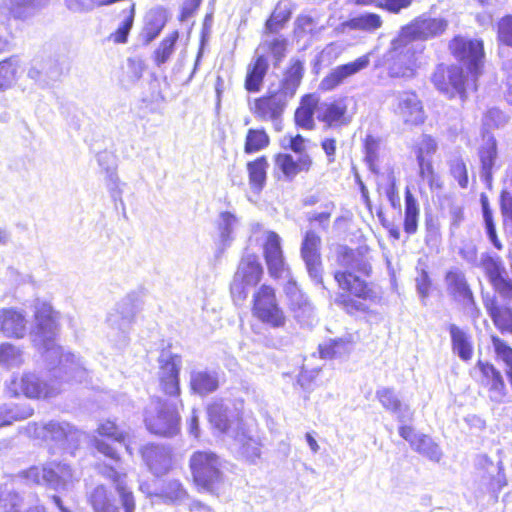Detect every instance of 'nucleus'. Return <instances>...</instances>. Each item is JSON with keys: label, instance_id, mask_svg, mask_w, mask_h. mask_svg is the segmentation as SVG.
Here are the masks:
<instances>
[{"label": "nucleus", "instance_id": "obj_5", "mask_svg": "<svg viewBox=\"0 0 512 512\" xmlns=\"http://www.w3.org/2000/svg\"><path fill=\"white\" fill-rule=\"evenodd\" d=\"M190 468L195 483L207 491L214 492L223 480L222 461L214 452H194Z\"/></svg>", "mask_w": 512, "mask_h": 512}, {"label": "nucleus", "instance_id": "obj_21", "mask_svg": "<svg viewBox=\"0 0 512 512\" xmlns=\"http://www.w3.org/2000/svg\"><path fill=\"white\" fill-rule=\"evenodd\" d=\"M142 459L148 470L159 477L169 472L172 467V452L169 447L147 444L141 448Z\"/></svg>", "mask_w": 512, "mask_h": 512}, {"label": "nucleus", "instance_id": "obj_46", "mask_svg": "<svg viewBox=\"0 0 512 512\" xmlns=\"http://www.w3.org/2000/svg\"><path fill=\"white\" fill-rule=\"evenodd\" d=\"M24 362L23 351L11 344H0V364L8 369L17 368Z\"/></svg>", "mask_w": 512, "mask_h": 512}, {"label": "nucleus", "instance_id": "obj_54", "mask_svg": "<svg viewBox=\"0 0 512 512\" xmlns=\"http://www.w3.org/2000/svg\"><path fill=\"white\" fill-rule=\"evenodd\" d=\"M135 16V6L132 4L128 14L124 17L118 29L110 35V39L115 43H126L129 32L133 26Z\"/></svg>", "mask_w": 512, "mask_h": 512}, {"label": "nucleus", "instance_id": "obj_12", "mask_svg": "<svg viewBox=\"0 0 512 512\" xmlns=\"http://www.w3.org/2000/svg\"><path fill=\"white\" fill-rule=\"evenodd\" d=\"M207 413L209 422L225 436V440L246 425L240 411L231 402L214 401L208 406Z\"/></svg>", "mask_w": 512, "mask_h": 512}, {"label": "nucleus", "instance_id": "obj_63", "mask_svg": "<svg viewBox=\"0 0 512 512\" xmlns=\"http://www.w3.org/2000/svg\"><path fill=\"white\" fill-rule=\"evenodd\" d=\"M290 18V12L287 10H281L280 6H278L270 18L266 22V27L270 31H277L280 29L283 24L288 21Z\"/></svg>", "mask_w": 512, "mask_h": 512}, {"label": "nucleus", "instance_id": "obj_30", "mask_svg": "<svg viewBox=\"0 0 512 512\" xmlns=\"http://www.w3.org/2000/svg\"><path fill=\"white\" fill-rule=\"evenodd\" d=\"M347 103L345 98L322 103L317 109V118L328 127L342 126L349 123L346 117Z\"/></svg>", "mask_w": 512, "mask_h": 512}, {"label": "nucleus", "instance_id": "obj_57", "mask_svg": "<svg viewBox=\"0 0 512 512\" xmlns=\"http://www.w3.org/2000/svg\"><path fill=\"white\" fill-rule=\"evenodd\" d=\"M163 496L167 501L177 503L186 497V491L177 480L169 481L163 488Z\"/></svg>", "mask_w": 512, "mask_h": 512}, {"label": "nucleus", "instance_id": "obj_8", "mask_svg": "<svg viewBox=\"0 0 512 512\" xmlns=\"http://www.w3.org/2000/svg\"><path fill=\"white\" fill-rule=\"evenodd\" d=\"M253 313L261 322L273 328L286 324V316L277 303L275 291L268 285H262L254 294Z\"/></svg>", "mask_w": 512, "mask_h": 512}, {"label": "nucleus", "instance_id": "obj_7", "mask_svg": "<svg viewBox=\"0 0 512 512\" xmlns=\"http://www.w3.org/2000/svg\"><path fill=\"white\" fill-rule=\"evenodd\" d=\"M34 434L38 438L50 441L56 447L74 454L83 433L65 421L52 420L43 425H34Z\"/></svg>", "mask_w": 512, "mask_h": 512}, {"label": "nucleus", "instance_id": "obj_32", "mask_svg": "<svg viewBox=\"0 0 512 512\" xmlns=\"http://www.w3.org/2000/svg\"><path fill=\"white\" fill-rule=\"evenodd\" d=\"M101 473L103 476L111 479L115 484L116 490L120 496L121 504L124 508V512H134L135 501L132 492L127 488L126 475L119 473L116 469L110 466L103 467Z\"/></svg>", "mask_w": 512, "mask_h": 512}, {"label": "nucleus", "instance_id": "obj_31", "mask_svg": "<svg viewBox=\"0 0 512 512\" xmlns=\"http://www.w3.org/2000/svg\"><path fill=\"white\" fill-rule=\"evenodd\" d=\"M479 158L481 162V180L487 188L491 189L493 180V168L497 158V142L492 136H489L479 149Z\"/></svg>", "mask_w": 512, "mask_h": 512}, {"label": "nucleus", "instance_id": "obj_62", "mask_svg": "<svg viewBox=\"0 0 512 512\" xmlns=\"http://www.w3.org/2000/svg\"><path fill=\"white\" fill-rule=\"evenodd\" d=\"M437 150V143L430 136H423L416 148V159H431Z\"/></svg>", "mask_w": 512, "mask_h": 512}, {"label": "nucleus", "instance_id": "obj_14", "mask_svg": "<svg viewBox=\"0 0 512 512\" xmlns=\"http://www.w3.org/2000/svg\"><path fill=\"white\" fill-rule=\"evenodd\" d=\"M449 48L454 57L467 66L474 78L480 74L484 59L481 40L456 36L450 41Z\"/></svg>", "mask_w": 512, "mask_h": 512}, {"label": "nucleus", "instance_id": "obj_10", "mask_svg": "<svg viewBox=\"0 0 512 512\" xmlns=\"http://www.w3.org/2000/svg\"><path fill=\"white\" fill-rule=\"evenodd\" d=\"M99 437H94L93 446L96 451L105 457L118 462L120 456L117 452L115 443L125 444L126 451L132 455V449L129 444H126L128 432L115 422L107 420L101 423L97 428Z\"/></svg>", "mask_w": 512, "mask_h": 512}, {"label": "nucleus", "instance_id": "obj_61", "mask_svg": "<svg viewBox=\"0 0 512 512\" xmlns=\"http://www.w3.org/2000/svg\"><path fill=\"white\" fill-rule=\"evenodd\" d=\"M498 39L501 43L512 47V16L502 17L498 22Z\"/></svg>", "mask_w": 512, "mask_h": 512}, {"label": "nucleus", "instance_id": "obj_22", "mask_svg": "<svg viewBox=\"0 0 512 512\" xmlns=\"http://www.w3.org/2000/svg\"><path fill=\"white\" fill-rule=\"evenodd\" d=\"M370 64V57L368 54L363 55L356 60L339 65L332 69L320 82V88L325 91L334 90L341 85L347 78L359 73L366 69Z\"/></svg>", "mask_w": 512, "mask_h": 512}, {"label": "nucleus", "instance_id": "obj_13", "mask_svg": "<svg viewBox=\"0 0 512 512\" xmlns=\"http://www.w3.org/2000/svg\"><path fill=\"white\" fill-rule=\"evenodd\" d=\"M445 283L447 292L454 301L459 303L470 317L477 319L480 316V309L476 304L464 272L459 268L450 269L446 273Z\"/></svg>", "mask_w": 512, "mask_h": 512}, {"label": "nucleus", "instance_id": "obj_47", "mask_svg": "<svg viewBox=\"0 0 512 512\" xmlns=\"http://www.w3.org/2000/svg\"><path fill=\"white\" fill-rule=\"evenodd\" d=\"M22 477L32 484L38 485H55L56 481L53 478V471L49 470V465L44 467L33 466L22 472Z\"/></svg>", "mask_w": 512, "mask_h": 512}, {"label": "nucleus", "instance_id": "obj_48", "mask_svg": "<svg viewBox=\"0 0 512 512\" xmlns=\"http://www.w3.org/2000/svg\"><path fill=\"white\" fill-rule=\"evenodd\" d=\"M28 77L39 85L46 86L59 77V69L54 64L41 65L40 68L33 66L28 71Z\"/></svg>", "mask_w": 512, "mask_h": 512}, {"label": "nucleus", "instance_id": "obj_64", "mask_svg": "<svg viewBox=\"0 0 512 512\" xmlns=\"http://www.w3.org/2000/svg\"><path fill=\"white\" fill-rule=\"evenodd\" d=\"M500 211L504 223L512 224V193L502 190L500 194Z\"/></svg>", "mask_w": 512, "mask_h": 512}, {"label": "nucleus", "instance_id": "obj_34", "mask_svg": "<svg viewBox=\"0 0 512 512\" xmlns=\"http://www.w3.org/2000/svg\"><path fill=\"white\" fill-rule=\"evenodd\" d=\"M304 74V63L299 59H292L290 67L284 74L281 87L277 90L291 99L299 87Z\"/></svg>", "mask_w": 512, "mask_h": 512}, {"label": "nucleus", "instance_id": "obj_25", "mask_svg": "<svg viewBox=\"0 0 512 512\" xmlns=\"http://www.w3.org/2000/svg\"><path fill=\"white\" fill-rule=\"evenodd\" d=\"M134 314L135 311L132 301L126 298L118 304L116 312L108 316L107 321L109 325L118 331L117 336L120 345L127 343V336L131 328Z\"/></svg>", "mask_w": 512, "mask_h": 512}, {"label": "nucleus", "instance_id": "obj_29", "mask_svg": "<svg viewBox=\"0 0 512 512\" xmlns=\"http://www.w3.org/2000/svg\"><path fill=\"white\" fill-rule=\"evenodd\" d=\"M483 302L494 326L502 334L512 335V308L506 304H500L495 297H486Z\"/></svg>", "mask_w": 512, "mask_h": 512}, {"label": "nucleus", "instance_id": "obj_27", "mask_svg": "<svg viewBox=\"0 0 512 512\" xmlns=\"http://www.w3.org/2000/svg\"><path fill=\"white\" fill-rule=\"evenodd\" d=\"M376 398L385 410L396 416L399 422L404 423L412 419L413 412L410 406L402 403L393 388L381 387L377 389Z\"/></svg>", "mask_w": 512, "mask_h": 512}, {"label": "nucleus", "instance_id": "obj_28", "mask_svg": "<svg viewBox=\"0 0 512 512\" xmlns=\"http://www.w3.org/2000/svg\"><path fill=\"white\" fill-rule=\"evenodd\" d=\"M312 164L313 161L309 154H301L297 159L287 153H280L275 157V165L287 181H292L301 172H308Z\"/></svg>", "mask_w": 512, "mask_h": 512}, {"label": "nucleus", "instance_id": "obj_15", "mask_svg": "<svg viewBox=\"0 0 512 512\" xmlns=\"http://www.w3.org/2000/svg\"><path fill=\"white\" fill-rule=\"evenodd\" d=\"M479 266L483 269L493 289L504 299L512 300V280L498 255L482 253Z\"/></svg>", "mask_w": 512, "mask_h": 512}, {"label": "nucleus", "instance_id": "obj_58", "mask_svg": "<svg viewBox=\"0 0 512 512\" xmlns=\"http://www.w3.org/2000/svg\"><path fill=\"white\" fill-rule=\"evenodd\" d=\"M19 16L26 17L27 14L48 3L49 0H7Z\"/></svg>", "mask_w": 512, "mask_h": 512}, {"label": "nucleus", "instance_id": "obj_50", "mask_svg": "<svg viewBox=\"0 0 512 512\" xmlns=\"http://www.w3.org/2000/svg\"><path fill=\"white\" fill-rule=\"evenodd\" d=\"M90 504L94 512H108L116 507L110 503L107 490L104 486L99 485L93 489L89 497Z\"/></svg>", "mask_w": 512, "mask_h": 512}, {"label": "nucleus", "instance_id": "obj_16", "mask_svg": "<svg viewBox=\"0 0 512 512\" xmlns=\"http://www.w3.org/2000/svg\"><path fill=\"white\" fill-rule=\"evenodd\" d=\"M321 238L320 236L313 230H307L304 234L300 253L301 257L305 263L307 272L311 280L317 284L321 285L323 289H325L322 277V263H321Z\"/></svg>", "mask_w": 512, "mask_h": 512}, {"label": "nucleus", "instance_id": "obj_51", "mask_svg": "<svg viewBox=\"0 0 512 512\" xmlns=\"http://www.w3.org/2000/svg\"><path fill=\"white\" fill-rule=\"evenodd\" d=\"M178 39V32L174 31L162 40L159 47L154 52L157 65L164 64L174 52V47Z\"/></svg>", "mask_w": 512, "mask_h": 512}, {"label": "nucleus", "instance_id": "obj_60", "mask_svg": "<svg viewBox=\"0 0 512 512\" xmlns=\"http://www.w3.org/2000/svg\"><path fill=\"white\" fill-rule=\"evenodd\" d=\"M323 208L324 211L322 212H309L307 214V220L310 223L317 222L322 229H327L332 211L335 209V204L328 202L323 205Z\"/></svg>", "mask_w": 512, "mask_h": 512}, {"label": "nucleus", "instance_id": "obj_37", "mask_svg": "<svg viewBox=\"0 0 512 512\" xmlns=\"http://www.w3.org/2000/svg\"><path fill=\"white\" fill-rule=\"evenodd\" d=\"M383 24L382 18L376 13L365 12L358 14L342 23V27L350 30H359L373 33Z\"/></svg>", "mask_w": 512, "mask_h": 512}, {"label": "nucleus", "instance_id": "obj_55", "mask_svg": "<svg viewBox=\"0 0 512 512\" xmlns=\"http://www.w3.org/2000/svg\"><path fill=\"white\" fill-rule=\"evenodd\" d=\"M329 347L331 351H328V347L321 348V358L331 359L334 357H342L349 354L351 350L350 342L342 338L330 340Z\"/></svg>", "mask_w": 512, "mask_h": 512}, {"label": "nucleus", "instance_id": "obj_17", "mask_svg": "<svg viewBox=\"0 0 512 512\" xmlns=\"http://www.w3.org/2000/svg\"><path fill=\"white\" fill-rule=\"evenodd\" d=\"M182 359L170 351H162L159 357V382L162 391L169 396L180 395L179 373Z\"/></svg>", "mask_w": 512, "mask_h": 512}, {"label": "nucleus", "instance_id": "obj_4", "mask_svg": "<svg viewBox=\"0 0 512 512\" xmlns=\"http://www.w3.org/2000/svg\"><path fill=\"white\" fill-rule=\"evenodd\" d=\"M147 429L156 435L173 436L179 431L180 417L176 405L160 398L152 399L145 410Z\"/></svg>", "mask_w": 512, "mask_h": 512}, {"label": "nucleus", "instance_id": "obj_35", "mask_svg": "<svg viewBox=\"0 0 512 512\" xmlns=\"http://www.w3.org/2000/svg\"><path fill=\"white\" fill-rule=\"evenodd\" d=\"M482 374L489 381V397L492 401L500 403L504 400L505 384L500 372L490 363L479 362Z\"/></svg>", "mask_w": 512, "mask_h": 512}, {"label": "nucleus", "instance_id": "obj_2", "mask_svg": "<svg viewBox=\"0 0 512 512\" xmlns=\"http://www.w3.org/2000/svg\"><path fill=\"white\" fill-rule=\"evenodd\" d=\"M339 262L344 269L335 271L334 279L343 292L336 297L335 303L349 314L366 312L368 307L364 300L370 297L371 290L355 272L369 275L371 266L350 249L344 250Z\"/></svg>", "mask_w": 512, "mask_h": 512}, {"label": "nucleus", "instance_id": "obj_11", "mask_svg": "<svg viewBox=\"0 0 512 512\" xmlns=\"http://www.w3.org/2000/svg\"><path fill=\"white\" fill-rule=\"evenodd\" d=\"M263 267L255 254H245L238 265L230 286L232 296L237 300L247 297L246 287L256 286L261 280Z\"/></svg>", "mask_w": 512, "mask_h": 512}, {"label": "nucleus", "instance_id": "obj_49", "mask_svg": "<svg viewBox=\"0 0 512 512\" xmlns=\"http://www.w3.org/2000/svg\"><path fill=\"white\" fill-rule=\"evenodd\" d=\"M165 25L164 15L160 11H151L147 16L144 34L147 42L154 40Z\"/></svg>", "mask_w": 512, "mask_h": 512}, {"label": "nucleus", "instance_id": "obj_6", "mask_svg": "<svg viewBox=\"0 0 512 512\" xmlns=\"http://www.w3.org/2000/svg\"><path fill=\"white\" fill-rule=\"evenodd\" d=\"M448 27V21L442 17H432L424 13L401 27L398 41L416 44V41H427L441 36Z\"/></svg>", "mask_w": 512, "mask_h": 512}, {"label": "nucleus", "instance_id": "obj_52", "mask_svg": "<svg viewBox=\"0 0 512 512\" xmlns=\"http://www.w3.org/2000/svg\"><path fill=\"white\" fill-rule=\"evenodd\" d=\"M17 63L13 59L0 62V91L10 88L16 80Z\"/></svg>", "mask_w": 512, "mask_h": 512}, {"label": "nucleus", "instance_id": "obj_24", "mask_svg": "<svg viewBox=\"0 0 512 512\" xmlns=\"http://www.w3.org/2000/svg\"><path fill=\"white\" fill-rule=\"evenodd\" d=\"M26 314L15 308L0 309V332L6 337L22 339L27 335Z\"/></svg>", "mask_w": 512, "mask_h": 512}, {"label": "nucleus", "instance_id": "obj_20", "mask_svg": "<svg viewBox=\"0 0 512 512\" xmlns=\"http://www.w3.org/2000/svg\"><path fill=\"white\" fill-rule=\"evenodd\" d=\"M394 112L406 124L418 125L425 120L422 103L417 94L411 91L400 92L396 95Z\"/></svg>", "mask_w": 512, "mask_h": 512}, {"label": "nucleus", "instance_id": "obj_3", "mask_svg": "<svg viewBox=\"0 0 512 512\" xmlns=\"http://www.w3.org/2000/svg\"><path fill=\"white\" fill-rule=\"evenodd\" d=\"M423 51L420 44H408L398 41V36L391 41L386 55V67L390 77L411 78L418 67V55Z\"/></svg>", "mask_w": 512, "mask_h": 512}, {"label": "nucleus", "instance_id": "obj_42", "mask_svg": "<svg viewBox=\"0 0 512 512\" xmlns=\"http://www.w3.org/2000/svg\"><path fill=\"white\" fill-rule=\"evenodd\" d=\"M412 449L434 462H439L443 456L439 445L431 437L424 434H420L412 442Z\"/></svg>", "mask_w": 512, "mask_h": 512}, {"label": "nucleus", "instance_id": "obj_41", "mask_svg": "<svg viewBox=\"0 0 512 512\" xmlns=\"http://www.w3.org/2000/svg\"><path fill=\"white\" fill-rule=\"evenodd\" d=\"M419 205L417 200L407 188L405 191V215L404 231L409 234H415L418 227Z\"/></svg>", "mask_w": 512, "mask_h": 512}, {"label": "nucleus", "instance_id": "obj_33", "mask_svg": "<svg viewBox=\"0 0 512 512\" xmlns=\"http://www.w3.org/2000/svg\"><path fill=\"white\" fill-rule=\"evenodd\" d=\"M452 350L463 361H469L473 356V345L470 335L455 324L449 325Z\"/></svg>", "mask_w": 512, "mask_h": 512}, {"label": "nucleus", "instance_id": "obj_53", "mask_svg": "<svg viewBox=\"0 0 512 512\" xmlns=\"http://www.w3.org/2000/svg\"><path fill=\"white\" fill-rule=\"evenodd\" d=\"M49 470L53 471V478L56 481L55 485H50L51 488H64L73 479V471L68 464L51 463L49 464Z\"/></svg>", "mask_w": 512, "mask_h": 512}, {"label": "nucleus", "instance_id": "obj_40", "mask_svg": "<svg viewBox=\"0 0 512 512\" xmlns=\"http://www.w3.org/2000/svg\"><path fill=\"white\" fill-rule=\"evenodd\" d=\"M239 221L236 215L231 212H221L217 221L219 237L222 245L227 247L233 241V233L238 227Z\"/></svg>", "mask_w": 512, "mask_h": 512}, {"label": "nucleus", "instance_id": "obj_39", "mask_svg": "<svg viewBox=\"0 0 512 512\" xmlns=\"http://www.w3.org/2000/svg\"><path fill=\"white\" fill-rule=\"evenodd\" d=\"M317 100L313 95H306L301 101L300 107L295 111L296 124L304 129H313L314 127V110Z\"/></svg>", "mask_w": 512, "mask_h": 512}, {"label": "nucleus", "instance_id": "obj_43", "mask_svg": "<svg viewBox=\"0 0 512 512\" xmlns=\"http://www.w3.org/2000/svg\"><path fill=\"white\" fill-rule=\"evenodd\" d=\"M32 414L33 409L28 405H2L0 406V427L27 419Z\"/></svg>", "mask_w": 512, "mask_h": 512}, {"label": "nucleus", "instance_id": "obj_26", "mask_svg": "<svg viewBox=\"0 0 512 512\" xmlns=\"http://www.w3.org/2000/svg\"><path fill=\"white\" fill-rule=\"evenodd\" d=\"M221 376L215 369H194L190 372L191 392L201 397L214 393L220 386Z\"/></svg>", "mask_w": 512, "mask_h": 512}, {"label": "nucleus", "instance_id": "obj_59", "mask_svg": "<svg viewBox=\"0 0 512 512\" xmlns=\"http://www.w3.org/2000/svg\"><path fill=\"white\" fill-rule=\"evenodd\" d=\"M263 46L268 48L276 61L275 65H277L285 57L287 40L283 37H275L271 40H266Z\"/></svg>", "mask_w": 512, "mask_h": 512}, {"label": "nucleus", "instance_id": "obj_23", "mask_svg": "<svg viewBox=\"0 0 512 512\" xmlns=\"http://www.w3.org/2000/svg\"><path fill=\"white\" fill-rule=\"evenodd\" d=\"M264 256L271 277L279 278L286 271L280 236L270 231L264 243Z\"/></svg>", "mask_w": 512, "mask_h": 512}, {"label": "nucleus", "instance_id": "obj_44", "mask_svg": "<svg viewBox=\"0 0 512 512\" xmlns=\"http://www.w3.org/2000/svg\"><path fill=\"white\" fill-rule=\"evenodd\" d=\"M98 164L106 171L107 179L109 181L108 188L112 192V196L120 197L121 190L119 189V178L115 172L114 157L112 154L102 152L97 155Z\"/></svg>", "mask_w": 512, "mask_h": 512}, {"label": "nucleus", "instance_id": "obj_1", "mask_svg": "<svg viewBox=\"0 0 512 512\" xmlns=\"http://www.w3.org/2000/svg\"><path fill=\"white\" fill-rule=\"evenodd\" d=\"M34 324L29 333L33 346L43 354L52 371L54 379H43L37 374L27 372L19 379L14 378L8 385L14 396L24 395L31 399L51 398L61 392V383H82L89 372L82 360L56 344L58 333L57 313L49 303L37 300L34 305Z\"/></svg>", "mask_w": 512, "mask_h": 512}, {"label": "nucleus", "instance_id": "obj_56", "mask_svg": "<svg viewBox=\"0 0 512 512\" xmlns=\"http://www.w3.org/2000/svg\"><path fill=\"white\" fill-rule=\"evenodd\" d=\"M450 173L461 188L468 186V173L464 161L458 157L450 160Z\"/></svg>", "mask_w": 512, "mask_h": 512}, {"label": "nucleus", "instance_id": "obj_18", "mask_svg": "<svg viewBox=\"0 0 512 512\" xmlns=\"http://www.w3.org/2000/svg\"><path fill=\"white\" fill-rule=\"evenodd\" d=\"M232 452L250 464H257L261 457L262 443L252 435L247 425L241 427L226 440Z\"/></svg>", "mask_w": 512, "mask_h": 512}, {"label": "nucleus", "instance_id": "obj_19", "mask_svg": "<svg viewBox=\"0 0 512 512\" xmlns=\"http://www.w3.org/2000/svg\"><path fill=\"white\" fill-rule=\"evenodd\" d=\"M432 82L439 91L450 97L459 95L463 99L465 96V76L459 66L439 65L432 75Z\"/></svg>", "mask_w": 512, "mask_h": 512}, {"label": "nucleus", "instance_id": "obj_36", "mask_svg": "<svg viewBox=\"0 0 512 512\" xmlns=\"http://www.w3.org/2000/svg\"><path fill=\"white\" fill-rule=\"evenodd\" d=\"M268 166L269 164L265 156H261L247 163L249 185L251 190L256 194H259L265 186Z\"/></svg>", "mask_w": 512, "mask_h": 512}, {"label": "nucleus", "instance_id": "obj_38", "mask_svg": "<svg viewBox=\"0 0 512 512\" xmlns=\"http://www.w3.org/2000/svg\"><path fill=\"white\" fill-rule=\"evenodd\" d=\"M267 70L268 61L266 57L263 55L258 56L253 65L248 68L245 88L249 92L260 91Z\"/></svg>", "mask_w": 512, "mask_h": 512}, {"label": "nucleus", "instance_id": "obj_9", "mask_svg": "<svg viewBox=\"0 0 512 512\" xmlns=\"http://www.w3.org/2000/svg\"><path fill=\"white\" fill-rule=\"evenodd\" d=\"M287 96L279 91L256 98L250 103V112L260 121H270L276 131L283 128L282 116L288 103Z\"/></svg>", "mask_w": 512, "mask_h": 512}, {"label": "nucleus", "instance_id": "obj_45", "mask_svg": "<svg viewBox=\"0 0 512 512\" xmlns=\"http://www.w3.org/2000/svg\"><path fill=\"white\" fill-rule=\"evenodd\" d=\"M269 143L270 138L263 128H250L246 134L244 152L246 154L259 152L268 147Z\"/></svg>", "mask_w": 512, "mask_h": 512}]
</instances>
